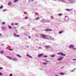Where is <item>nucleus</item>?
<instances>
[{"mask_svg": "<svg viewBox=\"0 0 76 76\" xmlns=\"http://www.w3.org/2000/svg\"><path fill=\"white\" fill-rule=\"evenodd\" d=\"M3 12H5V11H6V10H2Z\"/></svg>", "mask_w": 76, "mask_h": 76, "instance_id": "2f4dec72", "label": "nucleus"}, {"mask_svg": "<svg viewBox=\"0 0 76 76\" xmlns=\"http://www.w3.org/2000/svg\"><path fill=\"white\" fill-rule=\"evenodd\" d=\"M46 35H45V34H43L42 35V37L43 38H44V39H46V38H45V36Z\"/></svg>", "mask_w": 76, "mask_h": 76, "instance_id": "423d86ee", "label": "nucleus"}, {"mask_svg": "<svg viewBox=\"0 0 76 76\" xmlns=\"http://www.w3.org/2000/svg\"><path fill=\"white\" fill-rule=\"evenodd\" d=\"M73 49H74V50H76V48H74Z\"/></svg>", "mask_w": 76, "mask_h": 76, "instance_id": "de8ad7c7", "label": "nucleus"}, {"mask_svg": "<svg viewBox=\"0 0 76 76\" xmlns=\"http://www.w3.org/2000/svg\"><path fill=\"white\" fill-rule=\"evenodd\" d=\"M28 38H31V36H29L28 37Z\"/></svg>", "mask_w": 76, "mask_h": 76, "instance_id": "a19ab883", "label": "nucleus"}, {"mask_svg": "<svg viewBox=\"0 0 76 76\" xmlns=\"http://www.w3.org/2000/svg\"><path fill=\"white\" fill-rule=\"evenodd\" d=\"M15 31L17 32V30H15Z\"/></svg>", "mask_w": 76, "mask_h": 76, "instance_id": "8fccbe9b", "label": "nucleus"}, {"mask_svg": "<svg viewBox=\"0 0 76 76\" xmlns=\"http://www.w3.org/2000/svg\"><path fill=\"white\" fill-rule=\"evenodd\" d=\"M65 1H64V0H61V1H62V2H63V3Z\"/></svg>", "mask_w": 76, "mask_h": 76, "instance_id": "cd10ccee", "label": "nucleus"}, {"mask_svg": "<svg viewBox=\"0 0 76 76\" xmlns=\"http://www.w3.org/2000/svg\"><path fill=\"white\" fill-rule=\"evenodd\" d=\"M29 56V54H28V55H26V56Z\"/></svg>", "mask_w": 76, "mask_h": 76, "instance_id": "ea45409f", "label": "nucleus"}, {"mask_svg": "<svg viewBox=\"0 0 76 76\" xmlns=\"http://www.w3.org/2000/svg\"><path fill=\"white\" fill-rule=\"evenodd\" d=\"M47 64L45 62H44L43 64H44V65H46Z\"/></svg>", "mask_w": 76, "mask_h": 76, "instance_id": "412c9836", "label": "nucleus"}, {"mask_svg": "<svg viewBox=\"0 0 76 76\" xmlns=\"http://www.w3.org/2000/svg\"><path fill=\"white\" fill-rule=\"evenodd\" d=\"M15 25H18V23H15Z\"/></svg>", "mask_w": 76, "mask_h": 76, "instance_id": "473e14b6", "label": "nucleus"}, {"mask_svg": "<svg viewBox=\"0 0 76 76\" xmlns=\"http://www.w3.org/2000/svg\"><path fill=\"white\" fill-rule=\"evenodd\" d=\"M52 31V30L51 29H45V32H48V31Z\"/></svg>", "mask_w": 76, "mask_h": 76, "instance_id": "7ed1b4c3", "label": "nucleus"}, {"mask_svg": "<svg viewBox=\"0 0 76 76\" xmlns=\"http://www.w3.org/2000/svg\"><path fill=\"white\" fill-rule=\"evenodd\" d=\"M63 31H60L59 32V34H61V33H63Z\"/></svg>", "mask_w": 76, "mask_h": 76, "instance_id": "aec40b11", "label": "nucleus"}, {"mask_svg": "<svg viewBox=\"0 0 76 76\" xmlns=\"http://www.w3.org/2000/svg\"><path fill=\"white\" fill-rule=\"evenodd\" d=\"M1 27H2V29H4V27L2 26Z\"/></svg>", "mask_w": 76, "mask_h": 76, "instance_id": "c756f323", "label": "nucleus"}, {"mask_svg": "<svg viewBox=\"0 0 76 76\" xmlns=\"http://www.w3.org/2000/svg\"><path fill=\"white\" fill-rule=\"evenodd\" d=\"M37 14H38V13H35V15H37Z\"/></svg>", "mask_w": 76, "mask_h": 76, "instance_id": "37998d69", "label": "nucleus"}, {"mask_svg": "<svg viewBox=\"0 0 76 76\" xmlns=\"http://www.w3.org/2000/svg\"><path fill=\"white\" fill-rule=\"evenodd\" d=\"M72 60H76V59H72Z\"/></svg>", "mask_w": 76, "mask_h": 76, "instance_id": "79ce46f5", "label": "nucleus"}, {"mask_svg": "<svg viewBox=\"0 0 76 76\" xmlns=\"http://www.w3.org/2000/svg\"><path fill=\"white\" fill-rule=\"evenodd\" d=\"M64 57H59V58L58 59H57V60L58 61H60V60H63V58Z\"/></svg>", "mask_w": 76, "mask_h": 76, "instance_id": "20e7f679", "label": "nucleus"}, {"mask_svg": "<svg viewBox=\"0 0 76 76\" xmlns=\"http://www.w3.org/2000/svg\"><path fill=\"white\" fill-rule=\"evenodd\" d=\"M0 53L1 54H3V53H4V52L3 51H2L1 52H0Z\"/></svg>", "mask_w": 76, "mask_h": 76, "instance_id": "a878e982", "label": "nucleus"}, {"mask_svg": "<svg viewBox=\"0 0 76 76\" xmlns=\"http://www.w3.org/2000/svg\"><path fill=\"white\" fill-rule=\"evenodd\" d=\"M0 75H1H1H2V73L0 72Z\"/></svg>", "mask_w": 76, "mask_h": 76, "instance_id": "72a5a7b5", "label": "nucleus"}, {"mask_svg": "<svg viewBox=\"0 0 76 76\" xmlns=\"http://www.w3.org/2000/svg\"><path fill=\"white\" fill-rule=\"evenodd\" d=\"M60 75H64V74L63 73H60Z\"/></svg>", "mask_w": 76, "mask_h": 76, "instance_id": "4be33fe9", "label": "nucleus"}, {"mask_svg": "<svg viewBox=\"0 0 76 76\" xmlns=\"http://www.w3.org/2000/svg\"><path fill=\"white\" fill-rule=\"evenodd\" d=\"M39 19H40V18H37L36 19V20H39Z\"/></svg>", "mask_w": 76, "mask_h": 76, "instance_id": "f3484780", "label": "nucleus"}, {"mask_svg": "<svg viewBox=\"0 0 76 76\" xmlns=\"http://www.w3.org/2000/svg\"><path fill=\"white\" fill-rule=\"evenodd\" d=\"M10 50L11 51H12V50H13V49H10Z\"/></svg>", "mask_w": 76, "mask_h": 76, "instance_id": "f704fd0d", "label": "nucleus"}, {"mask_svg": "<svg viewBox=\"0 0 76 76\" xmlns=\"http://www.w3.org/2000/svg\"><path fill=\"white\" fill-rule=\"evenodd\" d=\"M14 35L15 37H19V35H16V33L14 34Z\"/></svg>", "mask_w": 76, "mask_h": 76, "instance_id": "39448f33", "label": "nucleus"}, {"mask_svg": "<svg viewBox=\"0 0 76 76\" xmlns=\"http://www.w3.org/2000/svg\"><path fill=\"white\" fill-rule=\"evenodd\" d=\"M12 60L13 61H17L18 59L16 58H12Z\"/></svg>", "mask_w": 76, "mask_h": 76, "instance_id": "6e6552de", "label": "nucleus"}, {"mask_svg": "<svg viewBox=\"0 0 76 76\" xmlns=\"http://www.w3.org/2000/svg\"><path fill=\"white\" fill-rule=\"evenodd\" d=\"M64 66H63L62 68H61V69H63V68H64Z\"/></svg>", "mask_w": 76, "mask_h": 76, "instance_id": "c03bdc74", "label": "nucleus"}, {"mask_svg": "<svg viewBox=\"0 0 76 76\" xmlns=\"http://www.w3.org/2000/svg\"><path fill=\"white\" fill-rule=\"evenodd\" d=\"M50 56H51V57H54L55 55H52Z\"/></svg>", "mask_w": 76, "mask_h": 76, "instance_id": "2eb2a0df", "label": "nucleus"}, {"mask_svg": "<svg viewBox=\"0 0 76 76\" xmlns=\"http://www.w3.org/2000/svg\"><path fill=\"white\" fill-rule=\"evenodd\" d=\"M28 57H29V58H32V56H28Z\"/></svg>", "mask_w": 76, "mask_h": 76, "instance_id": "b1692460", "label": "nucleus"}, {"mask_svg": "<svg viewBox=\"0 0 76 76\" xmlns=\"http://www.w3.org/2000/svg\"><path fill=\"white\" fill-rule=\"evenodd\" d=\"M43 55V54L42 53L40 55L38 56V57H41Z\"/></svg>", "mask_w": 76, "mask_h": 76, "instance_id": "1a4fd4ad", "label": "nucleus"}, {"mask_svg": "<svg viewBox=\"0 0 76 76\" xmlns=\"http://www.w3.org/2000/svg\"><path fill=\"white\" fill-rule=\"evenodd\" d=\"M8 28L9 29H11L12 28V27L11 26H10L9 25H8Z\"/></svg>", "mask_w": 76, "mask_h": 76, "instance_id": "6ab92c4d", "label": "nucleus"}, {"mask_svg": "<svg viewBox=\"0 0 76 76\" xmlns=\"http://www.w3.org/2000/svg\"><path fill=\"white\" fill-rule=\"evenodd\" d=\"M11 25H14V24L13 23H12Z\"/></svg>", "mask_w": 76, "mask_h": 76, "instance_id": "e433bc0d", "label": "nucleus"}, {"mask_svg": "<svg viewBox=\"0 0 76 76\" xmlns=\"http://www.w3.org/2000/svg\"><path fill=\"white\" fill-rule=\"evenodd\" d=\"M57 54H58V55H61L62 56H66V54H63V53H57Z\"/></svg>", "mask_w": 76, "mask_h": 76, "instance_id": "f257e3e1", "label": "nucleus"}, {"mask_svg": "<svg viewBox=\"0 0 76 76\" xmlns=\"http://www.w3.org/2000/svg\"><path fill=\"white\" fill-rule=\"evenodd\" d=\"M61 15H63V14L59 13L58 14V16H61Z\"/></svg>", "mask_w": 76, "mask_h": 76, "instance_id": "4468645a", "label": "nucleus"}, {"mask_svg": "<svg viewBox=\"0 0 76 76\" xmlns=\"http://www.w3.org/2000/svg\"><path fill=\"white\" fill-rule=\"evenodd\" d=\"M5 23L4 22H3L2 23V25H4V24H5Z\"/></svg>", "mask_w": 76, "mask_h": 76, "instance_id": "393cba45", "label": "nucleus"}, {"mask_svg": "<svg viewBox=\"0 0 76 76\" xmlns=\"http://www.w3.org/2000/svg\"><path fill=\"white\" fill-rule=\"evenodd\" d=\"M26 35H27V34H26Z\"/></svg>", "mask_w": 76, "mask_h": 76, "instance_id": "5fc2aeb1", "label": "nucleus"}, {"mask_svg": "<svg viewBox=\"0 0 76 76\" xmlns=\"http://www.w3.org/2000/svg\"><path fill=\"white\" fill-rule=\"evenodd\" d=\"M7 58H9V59H10V60H12V57L9 56H7Z\"/></svg>", "mask_w": 76, "mask_h": 76, "instance_id": "9b49d317", "label": "nucleus"}, {"mask_svg": "<svg viewBox=\"0 0 76 76\" xmlns=\"http://www.w3.org/2000/svg\"><path fill=\"white\" fill-rule=\"evenodd\" d=\"M42 47H40L39 48H38V49H40V48H42Z\"/></svg>", "mask_w": 76, "mask_h": 76, "instance_id": "c9c22d12", "label": "nucleus"}, {"mask_svg": "<svg viewBox=\"0 0 76 76\" xmlns=\"http://www.w3.org/2000/svg\"><path fill=\"white\" fill-rule=\"evenodd\" d=\"M28 17H25V19H28Z\"/></svg>", "mask_w": 76, "mask_h": 76, "instance_id": "bb28decb", "label": "nucleus"}, {"mask_svg": "<svg viewBox=\"0 0 76 76\" xmlns=\"http://www.w3.org/2000/svg\"><path fill=\"white\" fill-rule=\"evenodd\" d=\"M74 47L75 46H74V45H71L69 46V48H71L72 49H73V48H74Z\"/></svg>", "mask_w": 76, "mask_h": 76, "instance_id": "f03ea898", "label": "nucleus"}, {"mask_svg": "<svg viewBox=\"0 0 76 76\" xmlns=\"http://www.w3.org/2000/svg\"><path fill=\"white\" fill-rule=\"evenodd\" d=\"M2 45H4V44H2Z\"/></svg>", "mask_w": 76, "mask_h": 76, "instance_id": "864d4df0", "label": "nucleus"}, {"mask_svg": "<svg viewBox=\"0 0 76 76\" xmlns=\"http://www.w3.org/2000/svg\"><path fill=\"white\" fill-rule=\"evenodd\" d=\"M67 16H65V18H67Z\"/></svg>", "mask_w": 76, "mask_h": 76, "instance_id": "49530a36", "label": "nucleus"}, {"mask_svg": "<svg viewBox=\"0 0 76 76\" xmlns=\"http://www.w3.org/2000/svg\"><path fill=\"white\" fill-rule=\"evenodd\" d=\"M45 62H48V63H50L51 62L48 61L47 60V59H45Z\"/></svg>", "mask_w": 76, "mask_h": 76, "instance_id": "dca6fc26", "label": "nucleus"}, {"mask_svg": "<svg viewBox=\"0 0 76 76\" xmlns=\"http://www.w3.org/2000/svg\"><path fill=\"white\" fill-rule=\"evenodd\" d=\"M13 29H16V27H14L13 28Z\"/></svg>", "mask_w": 76, "mask_h": 76, "instance_id": "a18cd8bd", "label": "nucleus"}, {"mask_svg": "<svg viewBox=\"0 0 76 76\" xmlns=\"http://www.w3.org/2000/svg\"><path fill=\"white\" fill-rule=\"evenodd\" d=\"M55 76H58V75H56Z\"/></svg>", "mask_w": 76, "mask_h": 76, "instance_id": "603ef678", "label": "nucleus"}, {"mask_svg": "<svg viewBox=\"0 0 76 76\" xmlns=\"http://www.w3.org/2000/svg\"><path fill=\"white\" fill-rule=\"evenodd\" d=\"M12 76V74H10V76Z\"/></svg>", "mask_w": 76, "mask_h": 76, "instance_id": "58836bf2", "label": "nucleus"}, {"mask_svg": "<svg viewBox=\"0 0 76 76\" xmlns=\"http://www.w3.org/2000/svg\"><path fill=\"white\" fill-rule=\"evenodd\" d=\"M72 10V9H66V10L67 11H71V10Z\"/></svg>", "mask_w": 76, "mask_h": 76, "instance_id": "9d476101", "label": "nucleus"}, {"mask_svg": "<svg viewBox=\"0 0 76 76\" xmlns=\"http://www.w3.org/2000/svg\"><path fill=\"white\" fill-rule=\"evenodd\" d=\"M69 2L70 3H74V1L73 0H69Z\"/></svg>", "mask_w": 76, "mask_h": 76, "instance_id": "0eeeda50", "label": "nucleus"}, {"mask_svg": "<svg viewBox=\"0 0 76 76\" xmlns=\"http://www.w3.org/2000/svg\"><path fill=\"white\" fill-rule=\"evenodd\" d=\"M10 4H11V2H10L8 3V5H10Z\"/></svg>", "mask_w": 76, "mask_h": 76, "instance_id": "5701e85b", "label": "nucleus"}, {"mask_svg": "<svg viewBox=\"0 0 76 76\" xmlns=\"http://www.w3.org/2000/svg\"><path fill=\"white\" fill-rule=\"evenodd\" d=\"M3 6H1L0 7V9H2V8H3Z\"/></svg>", "mask_w": 76, "mask_h": 76, "instance_id": "c85d7f7f", "label": "nucleus"}, {"mask_svg": "<svg viewBox=\"0 0 76 76\" xmlns=\"http://www.w3.org/2000/svg\"><path fill=\"white\" fill-rule=\"evenodd\" d=\"M43 57H46V58H47V56H43Z\"/></svg>", "mask_w": 76, "mask_h": 76, "instance_id": "7c9ffc66", "label": "nucleus"}, {"mask_svg": "<svg viewBox=\"0 0 76 76\" xmlns=\"http://www.w3.org/2000/svg\"><path fill=\"white\" fill-rule=\"evenodd\" d=\"M1 34H0V36H1Z\"/></svg>", "mask_w": 76, "mask_h": 76, "instance_id": "3c124183", "label": "nucleus"}, {"mask_svg": "<svg viewBox=\"0 0 76 76\" xmlns=\"http://www.w3.org/2000/svg\"><path fill=\"white\" fill-rule=\"evenodd\" d=\"M16 56L18 57H21V56H20V55L18 54H17Z\"/></svg>", "mask_w": 76, "mask_h": 76, "instance_id": "a211bd4d", "label": "nucleus"}, {"mask_svg": "<svg viewBox=\"0 0 76 76\" xmlns=\"http://www.w3.org/2000/svg\"><path fill=\"white\" fill-rule=\"evenodd\" d=\"M32 0V1H34V0Z\"/></svg>", "mask_w": 76, "mask_h": 76, "instance_id": "09e8293b", "label": "nucleus"}, {"mask_svg": "<svg viewBox=\"0 0 76 76\" xmlns=\"http://www.w3.org/2000/svg\"><path fill=\"white\" fill-rule=\"evenodd\" d=\"M29 1H28V2H29Z\"/></svg>", "mask_w": 76, "mask_h": 76, "instance_id": "6e6d98bb", "label": "nucleus"}, {"mask_svg": "<svg viewBox=\"0 0 76 76\" xmlns=\"http://www.w3.org/2000/svg\"><path fill=\"white\" fill-rule=\"evenodd\" d=\"M50 46H46V48H50Z\"/></svg>", "mask_w": 76, "mask_h": 76, "instance_id": "f8f14e48", "label": "nucleus"}, {"mask_svg": "<svg viewBox=\"0 0 76 76\" xmlns=\"http://www.w3.org/2000/svg\"><path fill=\"white\" fill-rule=\"evenodd\" d=\"M43 60H45V59H43Z\"/></svg>", "mask_w": 76, "mask_h": 76, "instance_id": "4d7b16f0", "label": "nucleus"}, {"mask_svg": "<svg viewBox=\"0 0 76 76\" xmlns=\"http://www.w3.org/2000/svg\"><path fill=\"white\" fill-rule=\"evenodd\" d=\"M1 69H3V68L2 67H0V70Z\"/></svg>", "mask_w": 76, "mask_h": 76, "instance_id": "4c0bfd02", "label": "nucleus"}, {"mask_svg": "<svg viewBox=\"0 0 76 76\" xmlns=\"http://www.w3.org/2000/svg\"><path fill=\"white\" fill-rule=\"evenodd\" d=\"M18 0H14L13 1V2L14 3H16V2H17V1H18Z\"/></svg>", "mask_w": 76, "mask_h": 76, "instance_id": "ddd939ff", "label": "nucleus"}, {"mask_svg": "<svg viewBox=\"0 0 76 76\" xmlns=\"http://www.w3.org/2000/svg\"><path fill=\"white\" fill-rule=\"evenodd\" d=\"M28 25L29 26V24Z\"/></svg>", "mask_w": 76, "mask_h": 76, "instance_id": "13d9d810", "label": "nucleus"}]
</instances>
